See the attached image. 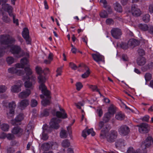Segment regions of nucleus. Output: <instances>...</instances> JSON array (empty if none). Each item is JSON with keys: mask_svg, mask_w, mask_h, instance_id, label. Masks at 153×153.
Masks as SVG:
<instances>
[{"mask_svg": "<svg viewBox=\"0 0 153 153\" xmlns=\"http://www.w3.org/2000/svg\"><path fill=\"white\" fill-rule=\"evenodd\" d=\"M38 82L40 83L39 89L41 90L43 94L40 95L41 99H43L42 101V104L44 106L49 105L50 103V92L47 90L46 87L44 83L46 81L45 77L41 75H39L38 77Z\"/></svg>", "mask_w": 153, "mask_h": 153, "instance_id": "f257e3e1", "label": "nucleus"}, {"mask_svg": "<svg viewBox=\"0 0 153 153\" xmlns=\"http://www.w3.org/2000/svg\"><path fill=\"white\" fill-rule=\"evenodd\" d=\"M15 41V39L8 34L0 35V43L7 45V48L9 47V44L14 42Z\"/></svg>", "mask_w": 153, "mask_h": 153, "instance_id": "f03ea898", "label": "nucleus"}, {"mask_svg": "<svg viewBox=\"0 0 153 153\" xmlns=\"http://www.w3.org/2000/svg\"><path fill=\"white\" fill-rule=\"evenodd\" d=\"M10 51L12 54L16 55V57L18 58L23 56L24 54L23 51L19 46L15 45L12 47Z\"/></svg>", "mask_w": 153, "mask_h": 153, "instance_id": "7ed1b4c3", "label": "nucleus"}, {"mask_svg": "<svg viewBox=\"0 0 153 153\" xmlns=\"http://www.w3.org/2000/svg\"><path fill=\"white\" fill-rule=\"evenodd\" d=\"M118 131L119 134L122 136L127 135L130 132L129 128L126 125H123L118 128Z\"/></svg>", "mask_w": 153, "mask_h": 153, "instance_id": "20e7f679", "label": "nucleus"}, {"mask_svg": "<svg viewBox=\"0 0 153 153\" xmlns=\"http://www.w3.org/2000/svg\"><path fill=\"white\" fill-rule=\"evenodd\" d=\"M137 126L138 127L139 132L142 134L148 133L150 129V125L146 123H141L137 125Z\"/></svg>", "mask_w": 153, "mask_h": 153, "instance_id": "39448f33", "label": "nucleus"}, {"mask_svg": "<svg viewBox=\"0 0 153 153\" xmlns=\"http://www.w3.org/2000/svg\"><path fill=\"white\" fill-rule=\"evenodd\" d=\"M117 136V132L111 130L106 137L107 140L109 143H112L115 141Z\"/></svg>", "mask_w": 153, "mask_h": 153, "instance_id": "423d86ee", "label": "nucleus"}, {"mask_svg": "<svg viewBox=\"0 0 153 153\" xmlns=\"http://www.w3.org/2000/svg\"><path fill=\"white\" fill-rule=\"evenodd\" d=\"M16 107L15 102L12 101L9 103L8 107L10 108V111L9 113L7 114V117L9 119L12 118L14 114V110Z\"/></svg>", "mask_w": 153, "mask_h": 153, "instance_id": "0eeeda50", "label": "nucleus"}, {"mask_svg": "<svg viewBox=\"0 0 153 153\" xmlns=\"http://www.w3.org/2000/svg\"><path fill=\"white\" fill-rule=\"evenodd\" d=\"M61 120L56 117L52 118L50 123V127L55 129H57L59 128V123L61 122Z\"/></svg>", "mask_w": 153, "mask_h": 153, "instance_id": "6e6552de", "label": "nucleus"}, {"mask_svg": "<svg viewBox=\"0 0 153 153\" xmlns=\"http://www.w3.org/2000/svg\"><path fill=\"white\" fill-rule=\"evenodd\" d=\"M112 36L116 39H119L122 35L121 30L117 28H114L111 30Z\"/></svg>", "mask_w": 153, "mask_h": 153, "instance_id": "1a4fd4ad", "label": "nucleus"}, {"mask_svg": "<svg viewBox=\"0 0 153 153\" xmlns=\"http://www.w3.org/2000/svg\"><path fill=\"white\" fill-rule=\"evenodd\" d=\"M11 132L13 134L18 137L21 136L24 133L23 129L18 126L14 127L12 129Z\"/></svg>", "mask_w": 153, "mask_h": 153, "instance_id": "9d476101", "label": "nucleus"}, {"mask_svg": "<svg viewBox=\"0 0 153 153\" xmlns=\"http://www.w3.org/2000/svg\"><path fill=\"white\" fill-rule=\"evenodd\" d=\"M22 36L25 39L27 44H30L31 40L29 37V30L27 28H24L22 32Z\"/></svg>", "mask_w": 153, "mask_h": 153, "instance_id": "9b49d317", "label": "nucleus"}, {"mask_svg": "<svg viewBox=\"0 0 153 153\" xmlns=\"http://www.w3.org/2000/svg\"><path fill=\"white\" fill-rule=\"evenodd\" d=\"M131 12L134 16H138L141 14L140 10L138 8L137 6L134 4L132 6Z\"/></svg>", "mask_w": 153, "mask_h": 153, "instance_id": "f8f14e48", "label": "nucleus"}, {"mask_svg": "<svg viewBox=\"0 0 153 153\" xmlns=\"http://www.w3.org/2000/svg\"><path fill=\"white\" fill-rule=\"evenodd\" d=\"M23 119V114H19L16 116L15 119L11 120L10 122L13 125H17Z\"/></svg>", "mask_w": 153, "mask_h": 153, "instance_id": "ddd939ff", "label": "nucleus"}, {"mask_svg": "<svg viewBox=\"0 0 153 153\" xmlns=\"http://www.w3.org/2000/svg\"><path fill=\"white\" fill-rule=\"evenodd\" d=\"M29 79L31 80L32 82H31L29 81L25 82L24 83L25 86L26 88L32 89L33 87V83L35 82L36 80V78L35 76H32Z\"/></svg>", "mask_w": 153, "mask_h": 153, "instance_id": "4468645a", "label": "nucleus"}, {"mask_svg": "<svg viewBox=\"0 0 153 153\" xmlns=\"http://www.w3.org/2000/svg\"><path fill=\"white\" fill-rule=\"evenodd\" d=\"M152 137L151 136L148 137L142 143L141 146L142 148L146 149L150 146L151 144Z\"/></svg>", "mask_w": 153, "mask_h": 153, "instance_id": "2eb2a0df", "label": "nucleus"}, {"mask_svg": "<svg viewBox=\"0 0 153 153\" xmlns=\"http://www.w3.org/2000/svg\"><path fill=\"white\" fill-rule=\"evenodd\" d=\"M60 111H57L56 112V115L59 118L65 119L67 117V115L65 110L62 108H59Z\"/></svg>", "mask_w": 153, "mask_h": 153, "instance_id": "dca6fc26", "label": "nucleus"}, {"mask_svg": "<svg viewBox=\"0 0 153 153\" xmlns=\"http://www.w3.org/2000/svg\"><path fill=\"white\" fill-rule=\"evenodd\" d=\"M2 9L4 11H7L10 16L13 13H12L13 8L10 5L7 4H3L2 5Z\"/></svg>", "mask_w": 153, "mask_h": 153, "instance_id": "f3484780", "label": "nucleus"}, {"mask_svg": "<svg viewBox=\"0 0 153 153\" xmlns=\"http://www.w3.org/2000/svg\"><path fill=\"white\" fill-rule=\"evenodd\" d=\"M31 94L30 89H27L19 94V97L21 99H24L28 97Z\"/></svg>", "mask_w": 153, "mask_h": 153, "instance_id": "a211bd4d", "label": "nucleus"}, {"mask_svg": "<svg viewBox=\"0 0 153 153\" xmlns=\"http://www.w3.org/2000/svg\"><path fill=\"white\" fill-rule=\"evenodd\" d=\"M91 134L93 136L95 135V133L93 131V128L88 129L87 130L85 129L83 130L82 132V136L85 138H86L87 135H89Z\"/></svg>", "mask_w": 153, "mask_h": 153, "instance_id": "6ab92c4d", "label": "nucleus"}, {"mask_svg": "<svg viewBox=\"0 0 153 153\" xmlns=\"http://www.w3.org/2000/svg\"><path fill=\"white\" fill-rule=\"evenodd\" d=\"M139 44V42L137 40L133 39H130L128 42V45L132 48L137 46Z\"/></svg>", "mask_w": 153, "mask_h": 153, "instance_id": "aec40b11", "label": "nucleus"}, {"mask_svg": "<svg viewBox=\"0 0 153 153\" xmlns=\"http://www.w3.org/2000/svg\"><path fill=\"white\" fill-rule=\"evenodd\" d=\"M29 104V101L27 99H24L22 100L20 102L19 107L21 109H24Z\"/></svg>", "mask_w": 153, "mask_h": 153, "instance_id": "412c9836", "label": "nucleus"}, {"mask_svg": "<svg viewBox=\"0 0 153 153\" xmlns=\"http://www.w3.org/2000/svg\"><path fill=\"white\" fill-rule=\"evenodd\" d=\"M92 56L94 60L99 63L100 62L102 61L103 56L99 54H92Z\"/></svg>", "mask_w": 153, "mask_h": 153, "instance_id": "4be33fe9", "label": "nucleus"}, {"mask_svg": "<svg viewBox=\"0 0 153 153\" xmlns=\"http://www.w3.org/2000/svg\"><path fill=\"white\" fill-rule=\"evenodd\" d=\"M11 134H7L3 133L0 135V138H4L5 137H6L7 139L9 140H11L14 138V136Z\"/></svg>", "mask_w": 153, "mask_h": 153, "instance_id": "5701e85b", "label": "nucleus"}, {"mask_svg": "<svg viewBox=\"0 0 153 153\" xmlns=\"http://www.w3.org/2000/svg\"><path fill=\"white\" fill-rule=\"evenodd\" d=\"M47 128L48 126L46 125H44L43 127V131L42 134V139L44 140H47L48 137L47 134L45 133L46 131L47 132Z\"/></svg>", "mask_w": 153, "mask_h": 153, "instance_id": "b1692460", "label": "nucleus"}, {"mask_svg": "<svg viewBox=\"0 0 153 153\" xmlns=\"http://www.w3.org/2000/svg\"><path fill=\"white\" fill-rule=\"evenodd\" d=\"M25 71L26 73V75L27 76L25 77H24L23 79L25 80L29 79V78H30V77L29 76L32 73V71L31 69L29 66H28L25 68Z\"/></svg>", "mask_w": 153, "mask_h": 153, "instance_id": "393cba45", "label": "nucleus"}, {"mask_svg": "<svg viewBox=\"0 0 153 153\" xmlns=\"http://www.w3.org/2000/svg\"><path fill=\"white\" fill-rule=\"evenodd\" d=\"M146 62V59L144 57H140L137 60V63L139 66H143Z\"/></svg>", "mask_w": 153, "mask_h": 153, "instance_id": "a878e982", "label": "nucleus"}, {"mask_svg": "<svg viewBox=\"0 0 153 153\" xmlns=\"http://www.w3.org/2000/svg\"><path fill=\"white\" fill-rule=\"evenodd\" d=\"M114 6L115 10L119 12H121L122 11V7L120 4L118 2H116L114 3Z\"/></svg>", "mask_w": 153, "mask_h": 153, "instance_id": "bb28decb", "label": "nucleus"}, {"mask_svg": "<svg viewBox=\"0 0 153 153\" xmlns=\"http://www.w3.org/2000/svg\"><path fill=\"white\" fill-rule=\"evenodd\" d=\"M110 127L109 125L107 124L105 125V128L104 129V130L103 129L101 130V133L100 134V136L102 138H103L105 136V132L108 131L110 129Z\"/></svg>", "mask_w": 153, "mask_h": 153, "instance_id": "cd10ccee", "label": "nucleus"}, {"mask_svg": "<svg viewBox=\"0 0 153 153\" xmlns=\"http://www.w3.org/2000/svg\"><path fill=\"white\" fill-rule=\"evenodd\" d=\"M21 86L14 85L11 87V91L13 93H18L21 91Z\"/></svg>", "mask_w": 153, "mask_h": 153, "instance_id": "c85d7f7f", "label": "nucleus"}, {"mask_svg": "<svg viewBox=\"0 0 153 153\" xmlns=\"http://www.w3.org/2000/svg\"><path fill=\"white\" fill-rule=\"evenodd\" d=\"M125 141L124 140L119 139L115 143V145L117 147H121L124 146Z\"/></svg>", "mask_w": 153, "mask_h": 153, "instance_id": "c756f323", "label": "nucleus"}, {"mask_svg": "<svg viewBox=\"0 0 153 153\" xmlns=\"http://www.w3.org/2000/svg\"><path fill=\"white\" fill-rule=\"evenodd\" d=\"M153 68V62L149 63L147 65L142 67L141 68L142 70L143 71H146L149 69Z\"/></svg>", "mask_w": 153, "mask_h": 153, "instance_id": "7c9ffc66", "label": "nucleus"}, {"mask_svg": "<svg viewBox=\"0 0 153 153\" xmlns=\"http://www.w3.org/2000/svg\"><path fill=\"white\" fill-rule=\"evenodd\" d=\"M115 118L118 120H122L124 119L125 115L121 112H119L116 114Z\"/></svg>", "mask_w": 153, "mask_h": 153, "instance_id": "2f4dec72", "label": "nucleus"}, {"mask_svg": "<svg viewBox=\"0 0 153 153\" xmlns=\"http://www.w3.org/2000/svg\"><path fill=\"white\" fill-rule=\"evenodd\" d=\"M62 145L64 148H68L70 146V143L69 140L65 139L62 142Z\"/></svg>", "mask_w": 153, "mask_h": 153, "instance_id": "473e14b6", "label": "nucleus"}, {"mask_svg": "<svg viewBox=\"0 0 153 153\" xmlns=\"http://www.w3.org/2000/svg\"><path fill=\"white\" fill-rule=\"evenodd\" d=\"M138 27L141 30L144 31L148 30L149 28L148 25L146 24H140L138 25Z\"/></svg>", "mask_w": 153, "mask_h": 153, "instance_id": "72a5a7b5", "label": "nucleus"}, {"mask_svg": "<svg viewBox=\"0 0 153 153\" xmlns=\"http://www.w3.org/2000/svg\"><path fill=\"white\" fill-rule=\"evenodd\" d=\"M111 117V115L109 114V113H106L104 114L103 117V120L105 123H107L110 120Z\"/></svg>", "mask_w": 153, "mask_h": 153, "instance_id": "f704fd0d", "label": "nucleus"}, {"mask_svg": "<svg viewBox=\"0 0 153 153\" xmlns=\"http://www.w3.org/2000/svg\"><path fill=\"white\" fill-rule=\"evenodd\" d=\"M60 136L61 138H65L67 137L68 134L66 130H62L60 133Z\"/></svg>", "mask_w": 153, "mask_h": 153, "instance_id": "c9c22d12", "label": "nucleus"}, {"mask_svg": "<svg viewBox=\"0 0 153 153\" xmlns=\"http://www.w3.org/2000/svg\"><path fill=\"white\" fill-rule=\"evenodd\" d=\"M42 148L44 150H47L49 149L51 147V145L49 143H45L42 145Z\"/></svg>", "mask_w": 153, "mask_h": 153, "instance_id": "e433bc0d", "label": "nucleus"}, {"mask_svg": "<svg viewBox=\"0 0 153 153\" xmlns=\"http://www.w3.org/2000/svg\"><path fill=\"white\" fill-rule=\"evenodd\" d=\"M99 15L100 17L103 18H106L108 17V14L107 12L105 10H102L100 13Z\"/></svg>", "mask_w": 153, "mask_h": 153, "instance_id": "4c0bfd02", "label": "nucleus"}, {"mask_svg": "<svg viewBox=\"0 0 153 153\" xmlns=\"http://www.w3.org/2000/svg\"><path fill=\"white\" fill-rule=\"evenodd\" d=\"M1 129L4 131H8L9 126V125L6 123H3L1 126Z\"/></svg>", "mask_w": 153, "mask_h": 153, "instance_id": "58836bf2", "label": "nucleus"}, {"mask_svg": "<svg viewBox=\"0 0 153 153\" xmlns=\"http://www.w3.org/2000/svg\"><path fill=\"white\" fill-rule=\"evenodd\" d=\"M89 87L93 91H96L100 94V93L99 91V89L97 88V87L96 85H88Z\"/></svg>", "mask_w": 153, "mask_h": 153, "instance_id": "ea45409f", "label": "nucleus"}, {"mask_svg": "<svg viewBox=\"0 0 153 153\" xmlns=\"http://www.w3.org/2000/svg\"><path fill=\"white\" fill-rule=\"evenodd\" d=\"M6 61L9 65H11L14 62V58L11 56H8L6 58Z\"/></svg>", "mask_w": 153, "mask_h": 153, "instance_id": "a19ab883", "label": "nucleus"}, {"mask_svg": "<svg viewBox=\"0 0 153 153\" xmlns=\"http://www.w3.org/2000/svg\"><path fill=\"white\" fill-rule=\"evenodd\" d=\"M21 64L24 65V67L25 65H27L28 66H29L28 65L29 61L28 59L26 58H24L21 59Z\"/></svg>", "mask_w": 153, "mask_h": 153, "instance_id": "79ce46f5", "label": "nucleus"}, {"mask_svg": "<svg viewBox=\"0 0 153 153\" xmlns=\"http://www.w3.org/2000/svg\"><path fill=\"white\" fill-rule=\"evenodd\" d=\"M85 66L87 68L88 70L85 72L82 75V77L83 78H85L89 76L90 74L89 69L85 65Z\"/></svg>", "mask_w": 153, "mask_h": 153, "instance_id": "37998d69", "label": "nucleus"}, {"mask_svg": "<svg viewBox=\"0 0 153 153\" xmlns=\"http://www.w3.org/2000/svg\"><path fill=\"white\" fill-rule=\"evenodd\" d=\"M143 20L145 22H148L150 20V16L149 14H146L143 16Z\"/></svg>", "mask_w": 153, "mask_h": 153, "instance_id": "c03bdc74", "label": "nucleus"}, {"mask_svg": "<svg viewBox=\"0 0 153 153\" xmlns=\"http://www.w3.org/2000/svg\"><path fill=\"white\" fill-rule=\"evenodd\" d=\"M25 72L22 69H17L16 74L19 76H22L25 74Z\"/></svg>", "mask_w": 153, "mask_h": 153, "instance_id": "a18cd8bd", "label": "nucleus"}, {"mask_svg": "<svg viewBox=\"0 0 153 153\" xmlns=\"http://www.w3.org/2000/svg\"><path fill=\"white\" fill-rule=\"evenodd\" d=\"M115 112V110L112 107H110L108 109V112L107 113H109V114L113 115Z\"/></svg>", "mask_w": 153, "mask_h": 153, "instance_id": "49530a36", "label": "nucleus"}, {"mask_svg": "<svg viewBox=\"0 0 153 153\" xmlns=\"http://www.w3.org/2000/svg\"><path fill=\"white\" fill-rule=\"evenodd\" d=\"M38 102L35 99H32L31 100L30 105L32 107H35L37 105Z\"/></svg>", "mask_w": 153, "mask_h": 153, "instance_id": "de8ad7c7", "label": "nucleus"}, {"mask_svg": "<svg viewBox=\"0 0 153 153\" xmlns=\"http://www.w3.org/2000/svg\"><path fill=\"white\" fill-rule=\"evenodd\" d=\"M36 72L39 75L41 74L44 72L43 70H42V68L39 66H37L36 68Z\"/></svg>", "mask_w": 153, "mask_h": 153, "instance_id": "09e8293b", "label": "nucleus"}, {"mask_svg": "<svg viewBox=\"0 0 153 153\" xmlns=\"http://www.w3.org/2000/svg\"><path fill=\"white\" fill-rule=\"evenodd\" d=\"M145 79L146 81H149L152 78V74L149 73H146L145 76Z\"/></svg>", "mask_w": 153, "mask_h": 153, "instance_id": "8fccbe9b", "label": "nucleus"}, {"mask_svg": "<svg viewBox=\"0 0 153 153\" xmlns=\"http://www.w3.org/2000/svg\"><path fill=\"white\" fill-rule=\"evenodd\" d=\"M62 67H60L57 68L56 72L57 73L56 75V76L57 77L58 76H60L61 75V73L62 72Z\"/></svg>", "mask_w": 153, "mask_h": 153, "instance_id": "3c124183", "label": "nucleus"}, {"mask_svg": "<svg viewBox=\"0 0 153 153\" xmlns=\"http://www.w3.org/2000/svg\"><path fill=\"white\" fill-rule=\"evenodd\" d=\"M121 47L123 49H126L129 47V46L128 45V43L122 42L121 44Z\"/></svg>", "mask_w": 153, "mask_h": 153, "instance_id": "603ef678", "label": "nucleus"}, {"mask_svg": "<svg viewBox=\"0 0 153 153\" xmlns=\"http://www.w3.org/2000/svg\"><path fill=\"white\" fill-rule=\"evenodd\" d=\"M76 89L78 91H79L83 87L82 83L80 82H77L76 84Z\"/></svg>", "mask_w": 153, "mask_h": 153, "instance_id": "864d4df0", "label": "nucleus"}, {"mask_svg": "<svg viewBox=\"0 0 153 153\" xmlns=\"http://www.w3.org/2000/svg\"><path fill=\"white\" fill-rule=\"evenodd\" d=\"M2 19L6 23H9L10 21V19L7 16L4 15Z\"/></svg>", "mask_w": 153, "mask_h": 153, "instance_id": "5fc2aeb1", "label": "nucleus"}, {"mask_svg": "<svg viewBox=\"0 0 153 153\" xmlns=\"http://www.w3.org/2000/svg\"><path fill=\"white\" fill-rule=\"evenodd\" d=\"M105 22L107 25H111V24H113L114 21L112 19L108 18L106 20Z\"/></svg>", "mask_w": 153, "mask_h": 153, "instance_id": "6e6d98bb", "label": "nucleus"}, {"mask_svg": "<svg viewBox=\"0 0 153 153\" xmlns=\"http://www.w3.org/2000/svg\"><path fill=\"white\" fill-rule=\"evenodd\" d=\"M17 69L16 68H9L8 71L9 73L11 74H16Z\"/></svg>", "mask_w": 153, "mask_h": 153, "instance_id": "4d7b16f0", "label": "nucleus"}, {"mask_svg": "<svg viewBox=\"0 0 153 153\" xmlns=\"http://www.w3.org/2000/svg\"><path fill=\"white\" fill-rule=\"evenodd\" d=\"M69 65L71 68L74 70H76L78 67L75 64L71 62L69 63Z\"/></svg>", "mask_w": 153, "mask_h": 153, "instance_id": "13d9d810", "label": "nucleus"}, {"mask_svg": "<svg viewBox=\"0 0 153 153\" xmlns=\"http://www.w3.org/2000/svg\"><path fill=\"white\" fill-rule=\"evenodd\" d=\"M49 109H44L42 113V114L43 116H46L49 115Z\"/></svg>", "mask_w": 153, "mask_h": 153, "instance_id": "bf43d9fd", "label": "nucleus"}, {"mask_svg": "<svg viewBox=\"0 0 153 153\" xmlns=\"http://www.w3.org/2000/svg\"><path fill=\"white\" fill-rule=\"evenodd\" d=\"M11 17H12L13 19V23L16 24L17 25H19L18 20L17 19H15V15L13 14L11 15Z\"/></svg>", "mask_w": 153, "mask_h": 153, "instance_id": "052dcab7", "label": "nucleus"}, {"mask_svg": "<svg viewBox=\"0 0 153 153\" xmlns=\"http://www.w3.org/2000/svg\"><path fill=\"white\" fill-rule=\"evenodd\" d=\"M138 52L140 56H143L145 55V53L144 50L141 49H139L138 50Z\"/></svg>", "mask_w": 153, "mask_h": 153, "instance_id": "680f3d73", "label": "nucleus"}, {"mask_svg": "<svg viewBox=\"0 0 153 153\" xmlns=\"http://www.w3.org/2000/svg\"><path fill=\"white\" fill-rule=\"evenodd\" d=\"M6 88L4 85L0 86V93H3L5 91Z\"/></svg>", "mask_w": 153, "mask_h": 153, "instance_id": "e2e57ef3", "label": "nucleus"}, {"mask_svg": "<svg viewBox=\"0 0 153 153\" xmlns=\"http://www.w3.org/2000/svg\"><path fill=\"white\" fill-rule=\"evenodd\" d=\"M100 2L103 4V7L106 8L107 6V3L106 0H100Z\"/></svg>", "mask_w": 153, "mask_h": 153, "instance_id": "0e129e2a", "label": "nucleus"}, {"mask_svg": "<svg viewBox=\"0 0 153 153\" xmlns=\"http://www.w3.org/2000/svg\"><path fill=\"white\" fill-rule=\"evenodd\" d=\"M104 122L102 121H100L99 123L98 126L99 128V129H101L104 125Z\"/></svg>", "mask_w": 153, "mask_h": 153, "instance_id": "69168bd1", "label": "nucleus"}, {"mask_svg": "<svg viewBox=\"0 0 153 153\" xmlns=\"http://www.w3.org/2000/svg\"><path fill=\"white\" fill-rule=\"evenodd\" d=\"M15 67L16 68H24V65L22 64H21L20 63H17L15 65Z\"/></svg>", "mask_w": 153, "mask_h": 153, "instance_id": "338daca9", "label": "nucleus"}, {"mask_svg": "<svg viewBox=\"0 0 153 153\" xmlns=\"http://www.w3.org/2000/svg\"><path fill=\"white\" fill-rule=\"evenodd\" d=\"M134 151L132 147H130L127 150V153H134Z\"/></svg>", "mask_w": 153, "mask_h": 153, "instance_id": "774afa93", "label": "nucleus"}]
</instances>
